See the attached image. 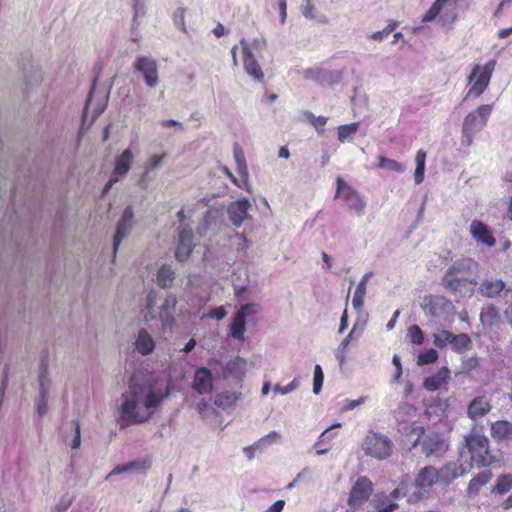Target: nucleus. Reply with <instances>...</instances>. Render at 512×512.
Segmentation results:
<instances>
[{
    "mask_svg": "<svg viewBox=\"0 0 512 512\" xmlns=\"http://www.w3.org/2000/svg\"><path fill=\"white\" fill-rule=\"evenodd\" d=\"M170 394L169 381L147 369L133 371L121 395L119 426L126 428L149 421Z\"/></svg>",
    "mask_w": 512,
    "mask_h": 512,
    "instance_id": "f257e3e1",
    "label": "nucleus"
},
{
    "mask_svg": "<svg viewBox=\"0 0 512 512\" xmlns=\"http://www.w3.org/2000/svg\"><path fill=\"white\" fill-rule=\"evenodd\" d=\"M476 268L477 263L472 259L454 263L443 277V286L458 297H471L477 285Z\"/></svg>",
    "mask_w": 512,
    "mask_h": 512,
    "instance_id": "f03ea898",
    "label": "nucleus"
},
{
    "mask_svg": "<svg viewBox=\"0 0 512 512\" xmlns=\"http://www.w3.org/2000/svg\"><path fill=\"white\" fill-rule=\"evenodd\" d=\"M493 105L483 104L469 112L463 119L461 129V144L469 147L473 144L475 135L488 123Z\"/></svg>",
    "mask_w": 512,
    "mask_h": 512,
    "instance_id": "7ed1b4c3",
    "label": "nucleus"
},
{
    "mask_svg": "<svg viewBox=\"0 0 512 512\" xmlns=\"http://www.w3.org/2000/svg\"><path fill=\"white\" fill-rule=\"evenodd\" d=\"M496 63V60L492 59L483 65L475 64L472 67L471 72L467 77L469 90L467 91L464 100L469 98H479L486 91L490 84Z\"/></svg>",
    "mask_w": 512,
    "mask_h": 512,
    "instance_id": "20e7f679",
    "label": "nucleus"
},
{
    "mask_svg": "<svg viewBox=\"0 0 512 512\" xmlns=\"http://www.w3.org/2000/svg\"><path fill=\"white\" fill-rule=\"evenodd\" d=\"M465 444L471 455V461L478 468L490 466L496 461L489 450V439L482 434L471 432L465 436Z\"/></svg>",
    "mask_w": 512,
    "mask_h": 512,
    "instance_id": "39448f33",
    "label": "nucleus"
},
{
    "mask_svg": "<svg viewBox=\"0 0 512 512\" xmlns=\"http://www.w3.org/2000/svg\"><path fill=\"white\" fill-rule=\"evenodd\" d=\"M362 449L366 455L383 460L391 455L393 443L386 435L369 432L363 440Z\"/></svg>",
    "mask_w": 512,
    "mask_h": 512,
    "instance_id": "423d86ee",
    "label": "nucleus"
},
{
    "mask_svg": "<svg viewBox=\"0 0 512 512\" xmlns=\"http://www.w3.org/2000/svg\"><path fill=\"white\" fill-rule=\"evenodd\" d=\"M459 0H436L432 7L425 13L422 22H430L435 19L442 25H450L457 18L456 5Z\"/></svg>",
    "mask_w": 512,
    "mask_h": 512,
    "instance_id": "0eeeda50",
    "label": "nucleus"
},
{
    "mask_svg": "<svg viewBox=\"0 0 512 512\" xmlns=\"http://www.w3.org/2000/svg\"><path fill=\"white\" fill-rule=\"evenodd\" d=\"M335 198L343 200L348 208L354 211L358 216L364 214L367 205L365 198L341 177L336 179Z\"/></svg>",
    "mask_w": 512,
    "mask_h": 512,
    "instance_id": "6e6552de",
    "label": "nucleus"
},
{
    "mask_svg": "<svg viewBox=\"0 0 512 512\" xmlns=\"http://www.w3.org/2000/svg\"><path fill=\"white\" fill-rule=\"evenodd\" d=\"M420 307L426 316L433 318H444L454 309L450 300L439 295L424 296L420 303Z\"/></svg>",
    "mask_w": 512,
    "mask_h": 512,
    "instance_id": "1a4fd4ad",
    "label": "nucleus"
},
{
    "mask_svg": "<svg viewBox=\"0 0 512 512\" xmlns=\"http://www.w3.org/2000/svg\"><path fill=\"white\" fill-rule=\"evenodd\" d=\"M133 68L141 73L148 87L154 88L159 84L158 65L153 58L138 56L133 63Z\"/></svg>",
    "mask_w": 512,
    "mask_h": 512,
    "instance_id": "9d476101",
    "label": "nucleus"
},
{
    "mask_svg": "<svg viewBox=\"0 0 512 512\" xmlns=\"http://www.w3.org/2000/svg\"><path fill=\"white\" fill-rule=\"evenodd\" d=\"M50 391V379L48 377L47 358L41 359V367L39 373V400L37 403V413L43 416L48 410V397Z\"/></svg>",
    "mask_w": 512,
    "mask_h": 512,
    "instance_id": "9b49d317",
    "label": "nucleus"
},
{
    "mask_svg": "<svg viewBox=\"0 0 512 512\" xmlns=\"http://www.w3.org/2000/svg\"><path fill=\"white\" fill-rule=\"evenodd\" d=\"M195 243L193 241L192 229L189 226L181 225L178 233V243L175 257L178 261H185L191 254Z\"/></svg>",
    "mask_w": 512,
    "mask_h": 512,
    "instance_id": "f8f14e48",
    "label": "nucleus"
},
{
    "mask_svg": "<svg viewBox=\"0 0 512 512\" xmlns=\"http://www.w3.org/2000/svg\"><path fill=\"white\" fill-rule=\"evenodd\" d=\"M372 482L367 477H360L352 486L349 495V504L353 507L361 505L372 493Z\"/></svg>",
    "mask_w": 512,
    "mask_h": 512,
    "instance_id": "ddd939ff",
    "label": "nucleus"
},
{
    "mask_svg": "<svg viewBox=\"0 0 512 512\" xmlns=\"http://www.w3.org/2000/svg\"><path fill=\"white\" fill-rule=\"evenodd\" d=\"M250 206L251 204L247 198L234 201L228 206V217L234 226L240 227L243 222L250 217L248 213Z\"/></svg>",
    "mask_w": 512,
    "mask_h": 512,
    "instance_id": "4468645a",
    "label": "nucleus"
},
{
    "mask_svg": "<svg viewBox=\"0 0 512 512\" xmlns=\"http://www.w3.org/2000/svg\"><path fill=\"white\" fill-rule=\"evenodd\" d=\"M243 52V65L246 73L254 79L261 81L264 77L263 71L256 61L248 42L245 39L240 41Z\"/></svg>",
    "mask_w": 512,
    "mask_h": 512,
    "instance_id": "2eb2a0df",
    "label": "nucleus"
},
{
    "mask_svg": "<svg viewBox=\"0 0 512 512\" xmlns=\"http://www.w3.org/2000/svg\"><path fill=\"white\" fill-rule=\"evenodd\" d=\"M133 210L132 207L128 206L118 222L116 232L113 239V251L116 253L123 238L130 232L133 226Z\"/></svg>",
    "mask_w": 512,
    "mask_h": 512,
    "instance_id": "dca6fc26",
    "label": "nucleus"
},
{
    "mask_svg": "<svg viewBox=\"0 0 512 512\" xmlns=\"http://www.w3.org/2000/svg\"><path fill=\"white\" fill-rule=\"evenodd\" d=\"M247 361L239 356L231 359L222 367V376L224 379L242 381L246 374Z\"/></svg>",
    "mask_w": 512,
    "mask_h": 512,
    "instance_id": "f3484780",
    "label": "nucleus"
},
{
    "mask_svg": "<svg viewBox=\"0 0 512 512\" xmlns=\"http://www.w3.org/2000/svg\"><path fill=\"white\" fill-rule=\"evenodd\" d=\"M471 467H472V463L463 465V464H458L457 462H449V463L445 464L444 466H442L438 470L439 481L443 482V483H450L454 479L469 472Z\"/></svg>",
    "mask_w": 512,
    "mask_h": 512,
    "instance_id": "a211bd4d",
    "label": "nucleus"
},
{
    "mask_svg": "<svg viewBox=\"0 0 512 512\" xmlns=\"http://www.w3.org/2000/svg\"><path fill=\"white\" fill-rule=\"evenodd\" d=\"M192 387L199 394H208L213 390V378L211 371L206 367L198 368L194 373Z\"/></svg>",
    "mask_w": 512,
    "mask_h": 512,
    "instance_id": "6ab92c4d",
    "label": "nucleus"
},
{
    "mask_svg": "<svg viewBox=\"0 0 512 512\" xmlns=\"http://www.w3.org/2000/svg\"><path fill=\"white\" fill-rule=\"evenodd\" d=\"M470 233L474 240L488 247H492L496 243L489 227L481 221H472L470 224Z\"/></svg>",
    "mask_w": 512,
    "mask_h": 512,
    "instance_id": "aec40b11",
    "label": "nucleus"
},
{
    "mask_svg": "<svg viewBox=\"0 0 512 512\" xmlns=\"http://www.w3.org/2000/svg\"><path fill=\"white\" fill-rule=\"evenodd\" d=\"M254 308L253 304H245L241 307V309L235 314L233 318V322L231 324V336L237 340L244 339V333L246 329L245 317L250 314L251 310Z\"/></svg>",
    "mask_w": 512,
    "mask_h": 512,
    "instance_id": "412c9836",
    "label": "nucleus"
},
{
    "mask_svg": "<svg viewBox=\"0 0 512 512\" xmlns=\"http://www.w3.org/2000/svg\"><path fill=\"white\" fill-rule=\"evenodd\" d=\"M339 72H333L322 68H310L304 71V78L313 80L320 84H334L339 81Z\"/></svg>",
    "mask_w": 512,
    "mask_h": 512,
    "instance_id": "4be33fe9",
    "label": "nucleus"
},
{
    "mask_svg": "<svg viewBox=\"0 0 512 512\" xmlns=\"http://www.w3.org/2000/svg\"><path fill=\"white\" fill-rule=\"evenodd\" d=\"M492 406L490 404V400L485 396H477L475 397L467 407V416L476 421L485 415H487Z\"/></svg>",
    "mask_w": 512,
    "mask_h": 512,
    "instance_id": "5701e85b",
    "label": "nucleus"
},
{
    "mask_svg": "<svg viewBox=\"0 0 512 512\" xmlns=\"http://www.w3.org/2000/svg\"><path fill=\"white\" fill-rule=\"evenodd\" d=\"M177 299L174 295H168L160 307L159 318L164 329H171L175 318Z\"/></svg>",
    "mask_w": 512,
    "mask_h": 512,
    "instance_id": "b1692460",
    "label": "nucleus"
},
{
    "mask_svg": "<svg viewBox=\"0 0 512 512\" xmlns=\"http://www.w3.org/2000/svg\"><path fill=\"white\" fill-rule=\"evenodd\" d=\"M437 481H439L438 470L433 466H426L419 471L415 483L417 488L425 490Z\"/></svg>",
    "mask_w": 512,
    "mask_h": 512,
    "instance_id": "393cba45",
    "label": "nucleus"
},
{
    "mask_svg": "<svg viewBox=\"0 0 512 512\" xmlns=\"http://www.w3.org/2000/svg\"><path fill=\"white\" fill-rule=\"evenodd\" d=\"M447 444L438 435L427 436L422 443L423 453L427 456H440L447 450Z\"/></svg>",
    "mask_w": 512,
    "mask_h": 512,
    "instance_id": "a878e982",
    "label": "nucleus"
},
{
    "mask_svg": "<svg viewBox=\"0 0 512 512\" xmlns=\"http://www.w3.org/2000/svg\"><path fill=\"white\" fill-rule=\"evenodd\" d=\"M505 287V283L501 279L490 278L480 283L478 292L484 297L494 298L504 291Z\"/></svg>",
    "mask_w": 512,
    "mask_h": 512,
    "instance_id": "bb28decb",
    "label": "nucleus"
},
{
    "mask_svg": "<svg viewBox=\"0 0 512 512\" xmlns=\"http://www.w3.org/2000/svg\"><path fill=\"white\" fill-rule=\"evenodd\" d=\"M450 378V371L447 367H442L437 373L427 377L423 382V387L428 391L440 389Z\"/></svg>",
    "mask_w": 512,
    "mask_h": 512,
    "instance_id": "cd10ccee",
    "label": "nucleus"
},
{
    "mask_svg": "<svg viewBox=\"0 0 512 512\" xmlns=\"http://www.w3.org/2000/svg\"><path fill=\"white\" fill-rule=\"evenodd\" d=\"M134 159V155L130 149L124 150L115 161V167L113 169L112 174L120 179V177L124 176L128 173L131 168L132 162Z\"/></svg>",
    "mask_w": 512,
    "mask_h": 512,
    "instance_id": "c85d7f7f",
    "label": "nucleus"
},
{
    "mask_svg": "<svg viewBox=\"0 0 512 512\" xmlns=\"http://www.w3.org/2000/svg\"><path fill=\"white\" fill-rule=\"evenodd\" d=\"M491 436L497 441L512 440V422L498 420L492 423Z\"/></svg>",
    "mask_w": 512,
    "mask_h": 512,
    "instance_id": "c756f323",
    "label": "nucleus"
},
{
    "mask_svg": "<svg viewBox=\"0 0 512 512\" xmlns=\"http://www.w3.org/2000/svg\"><path fill=\"white\" fill-rule=\"evenodd\" d=\"M135 349L142 355H148L153 352L155 342L152 336L145 330L141 329L134 342Z\"/></svg>",
    "mask_w": 512,
    "mask_h": 512,
    "instance_id": "7c9ffc66",
    "label": "nucleus"
},
{
    "mask_svg": "<svg viewBox=\"0 0 512 512\" xmlns=\"http://www.w3.org/2000/svg\"><path fill=\"white\" fill-rule=\"evenodd\" d=\"M493 477V474L490 470H485L478 473L475 477H473L467 487V495L469 497L476 496L481 487L486 485Z\"/></svg>",
    "mask_w": 512,
    "mask_h": 512,
    "instance_id": "2f4dec72",
    "label": "nucleus"
},
{
    "mask_svg": "<svg viewBox=\"0 0 512 512\" xmlns=\"http://www.w3.org/2000/svg\"><path fill=\"white\" fill-rule=\"evenodd\" d=\"M400 496L399 489H395L389 496L383 495L376 500V512H394L398 508L395 502Z\"/></svg>",
    "mask_w": 512,
    "mask_h": 512,
    "instance_id": "473e14b6",
    "label": "nucleus"
},
{
    "mask_svg": "<svg viewBox=\"0 0 512 512\" xmlns=\"http://www.w3.org/2000/svg\"><path fill=\"white\" fill-rule=\"evenodd\" d=\"M188 292L200 302L206 300V290L203 288V278L199 275H189L187 281Z\"/></svg>",
    "mask_w": 512,
    "mask_h": 512,
    "instance_id": "72a5a7b5",
    "label": "nucleus"
},
{
    "mask_svg": "<svg viewBox=\"0 0 512 512\" xmlns=\"http://www.w3.org/2000/svg\"><path fill=\"white\" fill-rule=\"evenodd\" d=\"M234 159L236 162V169L240 177L243 179V185H245V190L251 192L249 187V173L245 160V156L243 151L240 148H235L234 150Z\"/></svg>",
    "mask_w": 512,
    "mask_h": 512,
    "instance_id": "f704fd0d",
    "label": "nucleus"
},
{
    "mask_svg": "<svg viewBox=\"0 0 512 512\" xmlns=\"http://www.w3.org/2000/svg\"><path fill=\"white\" fill-rule=\"evenodd\" d=\"M240 398L241 393L226 391L215 396L214 404L225 410L234 407Z\"/></svg>",
    "mask_w": 512,
    "mask_h": 512,
    "instance_id": "c9c22d12",
    "label": "nucleus"
},
{
    "mask_svg": "<svg viewBox=\"0 0 512 512\" xmlns=\"http://www.w3.org/2000/svg\"><path fill=\"white\" fill-rule=\"evenodd\" d=\"M371 275H372L371 272L366 273L362 277V279L360 280V282L358 283V285L355 289V292H354V295L352 298V305L356 310L361 309L363 306L364 297L366 294V284H367L369 278L371 277Z\"/></svg>",
    "mask_w": 512,
    "mask_h": 512,
    "instance_id": "e433bc0d",
    "label": "nucleus"
},
{
    "mask_svg": "<svg viewBox=\"0 0 512 512\" xmlns=\"http://www.w3.org/2000/svg\"><path fill=\"white\" fill-rule=\"evenodd\" d=\"M222 212L223 206L210 208L204 215L203 223L198 227V233L200 235L206 234L208 228L211 225L216 224L217 219L220 217Z\"/></svg>",
    "mask_w": 512,
    "mask_h": 512,
    "instance_id": "4c0bfd02",
    "label": "nucleus"
},
{
    "mask_svg": "<svg viewBox=\"0 0 512 512\" xmlns=\"http://www.w3.org/2000/svg\"><path fill=\"white\" fill-rule=\"evenodd\" d=\"M166 157V154L163 153L161 155H158V154H154L152 155L148 161L145 163V166H144V173L139 181V185L143 188H145L147 186V176L148 174L153 171L154 169H156L157 167H159V165L161 164L162 160Z\"/></svg>",
    "mask_w": 512,
    "mask_h": 512,
    "instance_id": "58836bf2",
    "label": "nucleus"
},
{
    "mask_svg": "<svg viewBox=\"0 0 512 512\" xmlns=\"http://www.w3.org/2000/svg\"><path fill=\"white\" fill-rule=\"evenodd\" d=\"M354 333L355 332H349L335 350V358L337 359L340 367H343L346 363V355L351 341L357 340L355 339Z\"/></svg>",
    "mask_w": 512,
    "mask_h": 512,
    "instance_id": "ea45409f",
    "label": "nucleus"
},
{
    "mask_svg": "<svg viewBox=\"0 0 512 512\" xmlns=\"http://www.w3.org/2000/svg\"><path fill=\"white\" fill-rule=\"evenodd\" d=\"M157 303V293L150 291L146 297V304L143 309V318L146 322L152 321L157 317L155 306Z\"/></svg>",
    "mask_w": 512,
    "mask_h": 512,
    "instance_id": "a19ab883",
    "label": "nucleus"
},
{
    "mask_svg": "<svg viewBox=\"0 0 512 512\" xmlns=\"http://www.w3.org/2000/svg\"><path fill=\"white\" fill-rule=\"evenodd\" d=\"M498 319L499 312L494 305L489 304L486 307L482 308L480 313V320L484 326L491 327L498 321Z\"/></svg>",
    "mask_w": 512,
    "mask_h": 512,
    "instance_id": "79ce46f5",
    "label": "nucleus"
},
{
    "mask_svg": "<svg viewBox=\"0 0 512 512\" xmlns=\"http://www.w3.org/2000/svg\"><path fill=\"white\" fill-rule=\"evenodd\" d=\"M416 168L414 172V181L417 185L424 181L425 174V163H426V152L424 150H418L415 156Z\"/></svg>",
    "mask_w": 512,
    "mask_h": 512,
    "instance_id": "37998d69",
    "label": "nucleus"
},
{
    "mask_svg": "<svg viewBox=\"0 0 512 512\" xmlns=\"http://www.w3.org/2000/svg\"><path fill=\"white\" fill-rule=\"evenodd\" d=\"M512 489V474H503L497 478L496 484L491 489V493L504 495Z\"/></svg>",
    "mask_w": 512,
    "mask_h": 512,
    "instance_id": "c03bdc74",
    "label": "nucleus"
},
{
    "mask_svg": "<svg viewBox=\"0 0 512 512\" xmlns=\"http://www.w3.org/2000/svg\"><path fill=\"white\" fill-rule=\"evenodd\" d=\"M175 278V272L170 265H162L157 273V283L159 286L166 288L171 286Z\"/></svg>",
    "mask_w": 512,
    "mask_h": 512,
    "instance_id": "a18cd8bd",
    "label": "nucleus"
},
{
    "mask_svg": "<svg viewBox=\"0 0 512 512\" xmlns=\"http://www.w3.org/2000/svg\"><path fill=\"white\" fill-rule=\"evenodd\" d=\"M146 468H147L146 462H138V461L129 462L124 465H118L110 473L107 474L106 480H110L114 475H118V474L125 473V472H130L133 470H139V469L146 470Z\"/></svg>",
    "mask_w": 512,
    "mask_h": 512,
    "instance_id": "49530a36",
    "label": "nucleus"
},
{
    "mask_svg": "<svg viewBox=\"0 0 512 512\" xmlns=\"http://www.w3.org/2000/svg\"><path fill=\"white\" fill-rule=\"evenodd\" d=\"M359 127H360L359 122H354V123L346 124V125H340L337 128L338 140L341 143L351 140L353 138V136L357 133Z\"/></svg>",
    "mask_w": 512,
    "mask_h": 512,
    "instance_id": "de8ad7c7",
    "label": "nucleus"
},
{
    "mask_svg": "<svg viewBox=\"0 0 512 512\" xmlns=\"http://www.w3.org/2000/svg\"><path fill=\"white\" fill-rule=\"evenodd\" d=\"M281 440V434L277 431H271L267 435L263 436L259 440L254 443V447L258 449V451L262 452L267 449L269 446L279 443Z\"/></svg>",
    "mask_w": 512,
    "mask_h": 512,
    "instance_id": "09e8293b",
    "label": "nucleus"
},
{
    "mask_svg": "<svg viewBox=\"0 0 512 512\" xmlns=\"http://www.w3.org/2000/svg\"><path fill=\"white\" fill-rule=\"evenodd\" d=\"M451 346H452V349L455 352L462 353L465 350L470 348V346H471V339L465 333H461V334H458V335L452 334Z\"/></svg>",
    "mask_w": 512,
    "mask_h": 512,
    "instance_id": "8fccbe9b",
    "label": "nucleus"
},
{
    "mask_svg": "<svg viewBox=\"0 0 512 512\" xmlns=\"http://www.w3.org/2000/svg\"><path fill=\"white\" fill-rule=\"evenodd\" d=\"M377 167L387 171H393L398 173H403L405 171L404 164L384 156L378 157Z\"/></svg>",
    "mask_w": 512,
    "mask_h": 512,
    "instance_id": "3c124183",
    "label": "nucleus"
},
{
    "mask_svg": "<svg viewBox=\"0 0 512 512\" xmlns=\"http://www.w3.org/2000/svg\"><path fill=\"white\" fill-rule=\"evenodd\" d=\"M452 333L447 330H441L433 334V344L438 348H444L447 344L451 345Z\"/></svg>",
    "mask_w": 512,
    "mask_h": 512,
    "instance_id": "603ef678",
    "label": "nucleus"
},
{
    "mask_svg": "<svg viewBox=\"0 0 512 512\" xmlns=\"http://www.w3.org/2000/svg\"><path fill=\"white\" fill-rule=\"evenodd\" d=\"M407 337L415 345H421L424 342V334L417 325H412L408 328Z\"/></svg>",
    "mask_w": 512,
    "mask_h": 512,
    "instance_id": "864d4df0",
    "label": "nucleus"
},
{
    "mask_svg": "<svg viewBox=\"0 0 512 512\" xmlns=\"http://www.w3.org/2000/svg\"><path fill=\"white\" fill-rule=\"evenodd\" d=\"M324 374L320 365H315L314 367V377H313V393L319 394L323 385Z\"/></svg>",
    "mask_w": 512,
    "mask_h": 512,
    "instance_id": "5fc2aeb1",
    "label": "nucleus"
},
{
    "mask_svg": "<svg viewBox=\"0 0 512 512\" xmlns=\"http://www.w3.org/2000/svg\"><path fill=\"white\" fill-rule=\"evenodd\" d=\"M438 359V352L435 349H429L418 356V365L434 363Z\"/></svg>",
    "mask_w": 512,
    "mask_h": 512,
    "instance_id": "6e6d98bb",
    "label": "nucleus"
},
{
    "mask_svg": "<svg viewBox=\"0 0 512 512\" xmlns=\"http://www.w3.org/2000/svg\"><path fill=\"white\" fill-rule=\"evenodd\" d=\"M340 427L339 423L333 424L331 427L327 428L325 431L321 433L318 441L315 446H321L328 444L332 439L336 437V433L331 432L332 429Z\"/></svg>",
    "mask_w": 512,
    "mask_h": 512,
    "instance_id": "4d7b16f0",
    "label": "nucleus"
},
{
    "mask_svg": "<svg viewBox=\"0 0 512 512\" xmlns=\"http://www.w3.org/2000/svg\"><path fill=\"white\" fill-rule=\"evenodd\" d=\"M300 385V381L298 378H294L288 385L286 386H281L279 384H276L274 386V392L275 393H279L281 395H286L292 391H294L295 389H297Z\"/></svg>",
    "mask_w": 512,
    "mask_h": 512,
    "instance_id": "13d9d810",
    "label": "nucleus"
},
{
    "mask_svg": "<svg viewBox=\"0 0 512 512\" xmlns=\"http://www.w3.org/2000/svg\"><path fill=\"white\" fill-rule=\"evenodd\" d=\"M133 12H134L133 22H136V20L139 17H143L146 13L145 0H134Z\"/></svg>",
    "mask_w": 512,
    "mask_h": 512,
    "instance_id": "bf43d9fd",
    "label": "nucleus"
},
{
    "mask_svg": "<svg viewBox=\"0 0 512 512\" xmlns=\"http://www.w3.org/2000/svg\"><path fill=\"white\" fill-rule=\"evenodd\" d=\"M308 119H309L310 123L315 127L316 130L322 129L328 121L327 117L314 116L312 113H308Z\"/></svg>",
    "mask_w": 512,
    "mask_h": 512,
    "instance_id": "052dcab7",
    "label": "nucleus"
},
{
    "mask_svg": "<svg viewBox=\"0 0 512 512\" xmlns=\"http://www.w3.org/2000/svg\"><path fill=\"white\" fill-rule=\"evenodd\" d=\"M184 14L185 10L183 8H178L173 15L175 25L182 31H185Z\"/></svg>",
    "mask_w": 512,
    "mask_h": 512,
    "instance_id": "680f3d73",
    "label": "nucleus"
},
{
    "mask_svg": "<svg viewBox=\"0 0 512 512\" xmlns=\"http://www.w3.org/2000/svg\"><path fill=\"white\" fill-rule=\"evenodd\" d=\"M251 48V52H262L266 48V40L263 37L254 38L251 43H248Z\"/></svg>",
    "mask_w": 512,
    "mask_h": 512,
    "instance_id": "e2e57ef3",
    "label": "nucleus"
},
{
    "mask_svg": "<svg viewBox=\"0 0 512 512\" xmlns=\"http://www.w3.org/2000/svg\"><path fill=\"white\" fill-rule=\"evenodd\" d=\"M72 425L74 427L75 434L70 445L73 449H78L81 444L80 425L77 421H73Z\"/></svg>",
    "mask_w": 512,
    "mask_h": 512,
    "instance_id": "0e129e2a",
    "label": "nucleus"
},
{
    "mask_svg": "<svg viewBox=\"0 0 512 512\" xmlns=\"http://www.w3.org/2000/svg\"><path fill=\"white\" fill-rule=\"evenodd\" d=\"M159 125H160L162 128H170V127H173L175 132H178V131H182V130H183V125H182V123H180V122H178V121H176V120H172V119H169V120H161V121H159Z\"/></svg>",
    "mask_w": 512,
    "mask_h": 512,
    "instance_id": "69168bd1",
    "label": "nucleus"
},
{
    "mask_svg": "<svg viewBox=\"0 0 512 512\" xmlns=\"http://www.w3.org/2000/svg\"><path fill=\"white\" fill-rule=\"evenodd\" d=\"M197 410H198L200 416L203 419H205V418L209 417V414H210V412L213 411V408L210 407L206 401L202 400L197 404Z\"/></svg>",
    "mask_w": 512,
    "mask_h": 512,
    "instance_id": "338daca9",
    "label": "nucleus"
},
{
    "mask_svg": "<svg viewBox=\"0 0 512 512\" xmlns=\"http://www.w3.org/2000/svg\"><path fill=\"white\" fill-rule=\"evenodd\" d=\"M392 363L395 366V370H396L395 374L393 376V380L399 381V379L402 375V366H401L400 357L398 355H394L392 358Z\"/></svg>",
    "mask_w": 512,
    "mask_h": 512,
    "instance_id": "774afa93",
    "label": "nucleus"
}]
</instances>
